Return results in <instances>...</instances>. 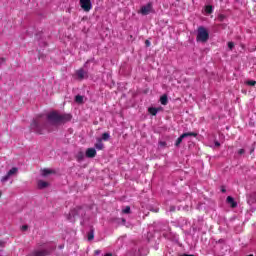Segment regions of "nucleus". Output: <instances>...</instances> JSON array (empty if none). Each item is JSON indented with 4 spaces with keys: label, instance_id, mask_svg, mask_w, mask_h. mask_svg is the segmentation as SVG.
Segmentation results:
<instances>
[{
    "label": "nucleus",
    "instance_id": "5701e85b",
    "mask_svg": "<svg viewBox=\"0 0 256 256\" xmlns=\"http://www.w3.org/2000/svg\"><path fill=\"white\" fill-rule=\"evenodd\" d=\"M122 213H125V214L131 213V207L126 206V207L122 210Z\"/></svg>",
    "mask_w": 256,
    "mask_h": 256
},
{
    "label": "nucleus",
    "instance_id": "39448f33",
    "mask_svg": "<svg viewBox=\"0 0 256 256\" xmlns=\"http://www.w3.org/2000/svg\"><path fill=\"white\" fill-rule=\"evenodd\" d=\"M79 5L85 13H89V11L93 9V3H91V0H79Z\"/></svg>",
    "mask_w": 256,
    "mask_h": 256
},
{
    "label": "nucleus",
    "instance_id": "a878e982",
    "mask_svg": "<svg viewBox=\"0 0 256 256\" xmlns=\"http://www.w3.org/2000/svg\"><path fill=\"white\" fill-rule=\"evenodd\" d=\"M29 229V226L28 225H23L22 227H21V230L22 231H27Z\"/></svg>",
    "mask_w": 256,
    "mask_h": 256
},
{
    "label": "nucleus",
    "instance_id": "2f4dec72",
    "mask_svg": "<svg viewBox=\"0 0 256 256\" xmlns=\"http://www.w3.org/2000/svg\"><path fill=\"white\" fill-rule=\"evenodd\" d=\"M146 45L147 47H149V45H151V42L149 40H146Z\"/></svg>",
    "mask_w": 256,
    "mask_h": 256
},
{
    "label": "nucleus",
    "instance_id": "f257e3e1",
    "mask_svg": "<svg viewBox=\"0 0 256 256\" xmlns=\"http://www.w3.org/2000/svg\"><path fill=\"white\" fill-rule=\"evenodd\" d=\"M47 122L43 120V115H40L36 119L33 120L30 127L34 133H38L39 135H43L45 131H51L49 125H61L65 119V115L59 114L57 111H52L47 114Z\"/></svg>",
    "mask_w": 256,
    "mask_h": 256
},
{
    "label": "nucleus",
    "instance_id": "7ed1b4c3",
    "mask_svg": "<svg viewBox=\"0 0 256 256\" xmlns=\"http://www.w3.org/2000/svg\"><path fill=\"white\" fill-rule=\"evenodd\" d=\"M50 251H53V248H49V246L44 245L41 248L34 249L29 256H47Z\"/></svg>",
    "mask_w": 256,
    "mask_h": 256
},
{
    "label": "nucleus",
    "instance_id": "9b49d317",
    "mask_svg": "<svg viewBox=\"0 0 256 256\" xmlns=\"http://www.w3.org/2000/svg\"><path fill=\"white\" fill-rule=\"evenodd\" d=\"M227 203H228L232 208L237 207V202H235V199H233V197H231V196H228V197H227Z\"/></svg>",
    "mask_w": 256,
    "mask_h": 256
},
{
    "label": "nucleus",
    "instance_id": "2eb2a0df",
    "mask_svg": "<svg viewBox=\"0 0 256 256\" xmlns=\"http://www.w3.org/2000/svg\"><path fill=\"white\" fill-rule=\"evenodd\" d=\"M76 159L78 161H83V159H85V153L83 152H78L77 155H76Z\"/></svg>",
    "mask_w": 256,
    "mask_h": 256
},
{
    "label": "nucleus",
    "instance_id": "c9c22d12",
    "mask_svg": "<svg viewBox=\"0 0 256 256\" xmlns=\"http://www.w3.org/2000/svg\"><path fill=\"white\" fill-rule=\"evenodd\" d=\"M159 211V209H156L155 212L157 213Z\"/></svg>",
    "mask_w": 256,
    "mask_h": 256
},
{
    "label": "nucleus",
    "instance_id": "4468645a",
    "mask_svg": "<svg viewBox=\"0 0 256 256\" xmlns=\"http://www.w3.org/2000/svg\"><path fill=\"white\" fill-rule=\"evenodd\" d=\"M95 148L98 151H102V149L104 148L103 142H101V139H99V142L95 144Z\"/></svg>",
    "mask_w": 256,
    "mask_h": 256
},
{
    "label": "nucleus",
    "instance_id": "473e14b6",
    "mask_svg": "<svg viewBox=\"0 0 256 256\" xmlns=\"http://www.w3.org/2000/svg\"><path fill=\"white\" fill-rule=\"evenodd\" d=\"M216 147H219L221 144L219 142H215Z\"/></svg>",
    "mask_w": 256,
    "mask_h": 256
},
{
    "label": "nucleus",
    "instance_id": "423d86ee",
    "mask_svg": "<svg viewBox=\"0 0 256 256\" xmlns=\"http://www.w3.org/2000/svg\"><path fill=\"white\" fill-rule=\"evenodd\" d=\"M85 155L88 159H93L97 156V150H95V148H88Z\"/></svg>",
    "mask_w": 256,
    "mask_h": 256
},
{
    "label": "nucleus",
    "instance_id": "cd10ccee",
    "mask_svg": "<svg viewBox=\"0 0 256 256\" xmlns=\"http://www.w3.org/2000/svg\"><path fill=\"white\" fill-rule=\"evenodd\" d=\"M219 19H220V21H223V19H225V15L220 14V15H219Z\"/></svg>",
    "mask_w": 256,
    "mask_h": 256
},
{
    "label": "nucleus",
    "instance_id": "6ab92c4d",
    "mask_svg": "<svg viewBox=\"0 0 256 256\" xmlns=\"http://www.w3.org/2000/svg\"><path fill=\"white\" fill-rule=\"evenodd\" d=\"M246 85H249L250 87H255L256 81L255 80H247L245 82Z\"/></svg>",
    "mask_w": 256,
    "mask_h": 256
},
{
    "label": "nucleus",
    "instance_id": "6e6552de",
    "mask_svg": "<svg viewBox=\"0 0 256 256\" xmlns=\"http://www.w3.org/2000/svg\"><path fill=\"white\" fill-rule=\"evenodd\" d=\"M76 75H77L78 79H85L87 77V72L83 69H79L76 72Z\"/></svg>",
    "mask_w": 256,
    "mask_h": 256
},
{
    "label": "nucleus",
    "instance_id": "f704fd0d",
    "mask_svg": "<svg viewBox=\"0 0 256 256\" xmlns=\"http://www.w3.org/2000/svg\"><path fill=\"white\" fill-rule=\"evenodd\" d=\"M104 256H113V255H111V254H105Z\"/></svg>",
    "mask_w": 256,
    "mask_h": 256
},
{
    "label": "nucleus",
    "instance_id": "f8f14e48",
    "mask_svg": "<svg viewBox=\"0 0 256 256\" xmlns=\"http://www.w3.org/2000/svg\"><path fill=\"white\" fill-rule=\"evenodd\" d=\"M53 173V170L51 169H43L42 170V177H47L48 175H51Z\"/></svg>",
    "mask_w": 256,
    "mask_h": 256
},
{
    "label": "nucleus",
    "instance_id": "4c0bfd02",
    "mask_svg": "<svg viewBox=\"0 0 256 256\" xmlns=\"http://www.w3.org/2000/svg\"><path fill=\"white\" fill-rule=\"evenodd\" d=\"M0 195H1V192H0Z\"/></svg>",
    "mask_w": 256,
    "mask_h": 256
},
{
    "label": "nucleus",
    "instance_id": "e433bc0d",
    "mask_svg": "<svg viewBox=\"0 0 256 256\" xmlns=\"http://www.w3.org/2000/svg\"><path fill=\"white\" fill-rule=\"evenodd\" d=\"M222 191H223V193H225V190H224V189H222Z\"/></svg>",
    "mask_w": 256,
    "mask_h": 256
},
{
    "label": "nucleus",
    "instance_id": "b1692460",
    "mask_svg": "<svg viewBox=\"0 0 256 256\" xmlns=\"http://www.w3.org/2000/svg\"><path fill=\"white\" fill-rule=\"evenodd\" d=\"M95 235L93 234V231H91L89 234H88V241H93Z\"/></svg>",
    "mask_w": 256,
    "mask_h": 256
},
{
    "label": "nucleus",
    "instance_id": "9d476101",
    "mask_svg": "<svg viewBox=\"0 0 256 256\" xmlns=\"http://www.w3.org/2000/svg\"><path fill=\"white\" fill-rule=\"evenodd\" d=\"M47 187H49V182L43 180L38 181V189H47Z\"/></svg>",
    "mask_w": 256,
    "mask_h": 256
},
{
    "label": "nucleus",
    "instance_id": "7c9ffc66",
    "mask_svg": "<svg viewBox=\"0 0 256 256\" xmlns=\"http://www.w3.org/2000/svg\"><path fill=\"white\" fill-rule=\"evenodd\" d=\"M1 63H5V58H0V65Z\"/></svg>",
    "mask_w": 256,
    "mask_h": 256
},
{
    "label": "nucleus",
    "instance_id": "0eeeda50",
    "mask_svg": "<svg viewBox=\"0 0 256 256\" xmlns=\"http://www.w3.org/2000/svg\"><path fill=\"white\" fill-rule=\"evenodd\" d=\"M142 15H149L151 13V4H147L141 8Z\"/></svg>",
    "mask_w": 256,
    "mask_h": 256
},
{
    "label": "nucleus",
    "instance_id": "f03ea898",
    "mask_svg": "<svg viewBox=\"0 0 256 256\" xmlns=\"http://www.w3.org/2000/svg\"><path fill=\"white\" fill-rule=\"evenodd\" d=\"M196 41L198 43H207L209 41V30L203 26L198 27Z\"/></svg>",
    "mask_w": 256,
    "mask_h": 256
},
{
    "label": "nucleus",
    "instance_id": "4be33fe9",
    "mask_svg": "<svg viewBox=\"0 0 256 256\" xmlns=\"http://www.w3.org/2000/svg\"><path fill=\"white\" fill-rule=\"evenodd\" d=\"M158 145H159V147H161V149H165V147H167V142H165V141H160V142L158 143Z\"/></svg>",
    "mask_w": 256,
    "mask_h": 256
},
{
    "label": "nucleus",
    "instance_id": "f3484780",
    "mask_svg": "<svg viewBox=\"0 0 256 256\" xmlns=\"http://www.w3.org/2000/svg\"><path fill=\"white\" fill-rule=\"evenodd\" d=\"M183 139H184V137H183V134H182V135H180V137L176 140L175 146H176V147H179V145H181V143H183Z\"/></svg>",
    "mask_w": 256,
    "mask_h": 256
},
{
    "label": "nucleus",
    "instance_id": "bb28decb",
    "mask_svg": "<svg viewBox=\"0 0 256 256\" xmlns=\"http://www.w3.org/2000/svg\"><path fill=\"white\" fill-rule=\"evenodd\" d=\"M65 121H71V115L70 114L65 115Z\"/></svg>",
    "mask_w": 256,
    "mask_h": 256
},
{
    "label": "nucleus",
    "instance_id": "393cba45",
    "mask_svg": "<svg viewBox=\"0 0 256 256\" xmlns=\"http://www.w3.org/2000/svg\"><path fill=\"white\" fill-rule=\"evenodd\" d=\"M235 47V44L233 42H228V49L233 50V48Z\"/></svg>",
    "mask_w": 256,
    "mask_h": 256
},
{
    "label": "nucleus",
    "instance_id": "1a4fd4ad",
    "mask_svg": "<svg viewBox=\"0 0 256 256\" xmlns=\"http://www.w3.org/2000/svg\"><path fill=\"white\" fill-rule=\"evenodd\" d=\"M163 108L159 107V108H155V107H150L148 108V112L150 113V115H157V113H159V111H162Z\"/></svg>",
    "mask_w": 256,
    "mask_h": 256
},
{
    "label": "nucleus",
    "instance_id": "412c9836",
    "mask_svg": "<svg viewBox=\"0 0 256 256\" xmlns=\"http://www.w3.org/2000/svg\"><path fill=\"white\" fill-rule=\"evenodd\" d=\"M75 101H76V103H83V96L77 95V96L75 97Z\"/></svg>",
    "mask_w": 256,
    "mask_h": 256
},
{
    "label": "nucleus",
    "instance_id": "72a5a7b5",
    "mask_svg": "<svg viewBox=\"0 0 256 256\" xmlns=\"http://www.w3.org/2000/svg\"><path fill=\"white\" fill-rule=\"evenodd\" d=\"M175 210V207H172L171 209H170V211H174Z\"/></svg>",
    "mask_w": 256,
    "mask_h": 256
},
{
    "label": "nucleus",
    "instance_id": "20e7f679",
    "mask_svg": "<svg viewBox=\"0 0 256 256\" xmlns=\"http://www.w3.org/2000/svg\"><path fill=\"white\" fill-rule=\"evenodd\" d=\"M19 173V168L17 167H13L12 169H10L7 174L5 176H3L1 178V183H7V181L9 179H11V177L17 175Z\"/></svg>",
    "mask_w": 256,
    "mask_h": 256
},
{
    "label": "nucleus",
    "instance_id": "a211bd4d",
    "mask_svg": "<svg viewBox=\"0 0 256 256\" xmlns=\"http://www.w3.org/2000/svg\"><path fill=\"white\" fill-rule=\"evenodd\" d=\"M205 11L208 15H211V13H213V6L211 5L206 6Z\"/></svg>",
    "mask_w": 256,
    "mask_h": 256
},
{
    "label": "nucleus",
    "instance_id": "c756f323",
    "mask_svg": "<svg viewBox=\"0 0 256 256\" xmlns=\"http://www.w3.org/2000/svg\"><path fill=\"white\" fill-rule=\"evenodd\" d=\"M72 215V217H75V215H79V213H75V211H72L70 216Z\"/></svg>",
    "mask_w": 256,
    "mask_h": 256
},
{
    "label": "nucleus",
    "instance_id": "c85d7f7f",
    "mask_svg": "<svg viewBox=\"0 0 256 256\" xmlns=\"http://www.w3.org/2000/svg\"><path fill=\"white\" fill-rule=\"evenodd\" d=\"M238 153H239V155H243V153H245V150H244V149H240V150L238 151Z\"/></svg>",
    "mask_w": 256,
    "mask_h": 256
},
{
    "label": "nucleus",
    "instance_id": "dca6fc26",
    "mask_svg": "<svg viewBox=\"0 0 256 256\" xmlns=\"http://www.w3.org/2000/svg\"><path fill=\"white\" fill-rule=\"evenodd\" d=\"M167 95H163L162 97H160V103L161 105H167Z\"/></svg>",
    "mask_w": 256,
    "mask_h": 256
},
{
    "label": "nucleus",
    "instance_id": "ddd939ff",
    "mask_svg": "<svg viewBox=\"0 0 256 256\" xmlns=\"http://www.w3.org/2000/svg\"><path fill=\"white\" fill-rule=\"evenodd\" d=\"M182 137H184V139H185V137H197V133H195V132L183 133Z\"/></svg>",
    "mask_w": 256,
    "mask_h": 256
},
{
    "label": "nucleus",
    "instance_id": "aec40b11",
    "mask_svg": "<svg viewBox=\"0 0 256 256\" xmlns=\"http://www.w3.org/2000/svg\"><path fill=\"white\" fill-rule=\"evenodd\" d=\"M109 137H111V136H110L109 133H107V132H105V133L102 134V139H103V141H109Z\"/></svg>",
    "mask_w": 256,
    "mask_h": 256
}]
</instances>
